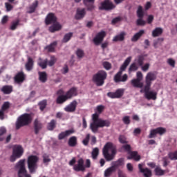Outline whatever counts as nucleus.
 <instances>
[{
	"label": "nucleus",
	"instance_id": "1",
	"mask_svg": "<svg viewBox=\"0 0 177 177\" xmlns=\"http://www.w3.org/2000/svg\"><path fill=\"white\" fill-rule=\"evenodd\" d=\"M157 75L153 73L149 72L145 77L146 85L144 87L145 97L147 100H156L157 99V92L150 91L151 86V82L156 81Z\"/></svg>",
	"mask_w": 177,
	"mask_h": 177
},
{
	"label": "nucleus",
	"instance_id": "2",
	"mask_svg": "<svg viewBox=\"0 0 177 177\" xmlns=\"http://www.w3.org/2000/svg\"><path fill=\"white\" fill-rule=\"evenodd\" d=\"M92 122L90 124V129L96 133L99 131V128H104V127H110L111 122L107 120L99 118L97 113H94L92 115Z\"/></svg>",
	"mask_w": 177,
	"mask_h": 177
},
{
	"label": "nucleus",
	"instance_id": "3",
	"mask_svg": "<svg viewBox=\"0 0 177 177\" xmlns=\"http://www.w3.org/2000/svg\"><path fill=\"white\" fill-rule=\"evenodd\" d=\"M115 154H117V146L113 142H106L102 149V155L106 161H113Z\"/></svg>",
	"mask_w": 177,
	"mask_h": 177
},
{
	"label": "nucleus",
	"instance_id": "4",
	"mask_svg": "<svg viewBox=\"0 0 177 177\" xmlns=\"http://www.w3.org/2000/svg\"><path fill=\"white\" fill-rule=\"evenodd\" d=\"M32 122V116L30 113H24L21 115L17 120L15 123V128L17 130L23 128V127H27Z\"/></svg>",
	"mask_w": 177,
	"mask_h": 177
},
{
	"label": "nucleus",
	"instance_id": "5",
	"mask_svg": "<svg viewBox=\"0 0 177 177\" xmlns=\"http://www.w3.org/2000/svg\"><path fill=\"white\" fill-rule=\"evenodd\" d=\"M38 162H39V157L36 155H30L27 158L28 169L30 174H35L38 169Z\"/></svg>",
	"mask_w": 177,
	"mask_h": 177
},
{
	"label": "nucleus",
	"instance_id": "6",
	"mask_svg": "<svg viewBox=\"0 0 177 177\" xmlns=\"http://www.w3.org/2000/svg\"><path fill=\"white\" fill-rule=\"evenodd\" d=\"M107 78V72L101 70L93 76V81L97 86H102L104 84V80Z\"/></svg>",
	"mask_w": 177,
	"mask_h": 177
},
{
	"label": "nucleus",
	"instance_id": "7",
	"mask_svg": "<svg viewBox=\"0 0 177 177\" xmlns=\"http://www.w3.org/2000/svg\"><path fill=\"white\" fill-rule=\"evenodd\" d=\"M57 59H56V57L51 56L50 60L48 61V59H42V58H39V61L37 62V64L42 70H45L49 66V67H52L55 66V64Z\"/></svg>",
	"mask_w": 177,
	"mask_h": 177
},
{
	"label": "nucleus",
	"instance_id": "8",
	"mask_svg": "<svg viewBox=\"0 0 177 177\" xmlns=\"http://www.w3.org/2000/svg\"><path fill=\"white\" fill-rule=\"evenodd\" d=\"M17 169H19V174L21 175V176L25 177H31V175L27 174V169H26V159L20 160L15 166Z\"/></svg>",
	"mask_w": 177,
	"mask_h": 177
},
{
	"label": "nucleus",
	"instance_id": "9",
	"mask_svg": "<svg viewBox=\"0 0 177 177\" xmlns=\"http://www.w3.org/2000/svg\"><path fill=\"white\" fill-rule=\"evenodd\" d=\"M23 153H24V150L23 147L20 145L15 146L13 148L12 155L10 156L11 162H15L17 158H20L21 156H23Z\"/></svg>",
	"mask_w": 177,
	"mask_h": 177
},
{
	"label": "nucleus",
	"instance_id": "10",
	"mask_svg": "<svg viewBox=\"0 0 177 177\" xmlns=\"http://www.w3.org/2000/svg\"><path fill=\"white\" fill-rule=\"evenodd\" d=\"M165 133H167V129L164 127H158L150 131L148 138L149 139H153V138H156L157 135L162 136V135H165Z\"/></svg>",
	"mask_w": 177,
	"mask_h": 177
},
{
	"label": "nucleus",
	"instance_id": "11",
	"mask_svg": "<svg viewBox=\"0 0 177 177\" xmlns=\"http://www.w3.org/2000/svg\"><path fill=\"white\" fill-rule=\"evenodd\" d=\"M113 9H115V5L113 3V2L110 1V0H104L101 3V6L99 7L100 10H113Z\"/></svg>",
	"mask_w": 177,
	"mask_h": 177
},
{
	"label": "nucleus",
	"instance_id": "12",
	"mask_svg": "<svg viewBox=\"0 0 177 177\" xmlns=\"http://www.w3.org/2000/svg\"><path fill=\"white\" fill-rule=\"evenodd\" d=\"M107 34L106 33V31L101 30L99 32L95 37L93 39V42H94L95 45H100L102 42H103V39L106 37V35Z\"/></svg>",
	"mask_w": 177,
	"mask_h": 177
},
{
	"label": "nucleus",
	"instance_id": "13",
	"mask_svg": "<svg viewBox=\"0 0 177 177\" xmlns=\"http://www.w3.org/2000/svg\"><path fill=\"white\" fill-rule=\"evenodd\" d=\"M107 96L111 99H120L124 96V88H119L115 92H109Z\"/></svg>",
	"mask_w": 177,
	"mask_h": 177
},
{
	"label": "nucleus",
	"instance_id": "14",
	"mask_svg": "<svg viewBox=\"0 0 177 177\" xmlns=\"http://www.w3.org/2000/svg\"><path fill=\"white\" fill-rule=\"evenodd\" d=\"M57 22V17L55 15V13L50 12L47 15L45 19V24L46 26H49L50 24H53Z\"/></svg>",
	"mask_w": 177,
	"mask_h": 177
},
{
	"label": "nucleus",
	"instance_id": "15",
	"mask_svg": "<svg viewBox=\"0 0 177 177\" xmlns=\"http://www.w3.org/2000/svg\"><path fill=\"white\" fill-rule=\"evenodd\" d=\"M122 73L121 71H119L118 73H116L114 76V82H127L128 81V75L124 74L122 77Z\"/></svg>",
	"mask_w": 177,
	"mask_h": 177
},
{
	"label": "nucleus",
	"instance_id": "16",
	"mask_svg": "<svg viewBox=\"0 0 177 177\" xmlns=\"http://www.w3.org/2000/svg\"><path fill=\"white\" fill-rule=\"evenodd\" d=\"M73 169L76 172H84V171H85V165H84V159H79L77 161V164L73 166Z\"/></svg>",
	"mask_w": 177,
	"mask_h": 177
},
{
	"label": "nucleus",
	"instance_id": "17",
	"mask_svg": "<svg viewBox=\"0 0 177 177\" xmlns=\"http://www.w3.org/2000/svg\"><path fill=\"white\" fill-rule=\"evenodd\" d=\"M77 106H78V102L76 100H73L64 108V111H66V113H74L77 110Z\"/></svg>",
	"mask_w": 177,
	"mask_h": 177
},
{
	"label": "nucleus",
	"instance_id": "18",
	"mask_svg": "<svg viewBox=\"0 0 177 177\" xmlns=\"http://www.w3.org/2000/svg\"><path fill=\"white\" fill-rule=\"evenodd\" d=\"M26 80V75L23 72H19L14 77V81L16 84H22Z\"/></svg>",
	"mask_w": 177,
	"mask_h": 177
},
{
	"label": "nucleus",
	"instance_id": "19",
	"mask_svg": "<svg viewBox=\"0 0 177 177\" xmlns=\"http://www.w3.org/2000/svg\"><path fill=\"white\" fill-rule=\"evenodd\" d=\"M138 168L140 171L143 174L145 177H151L153 174L151 173V170L149 168L143 169V165L142 164L138 165Z\"/></svg>",
	"mask_w": 177,
	"mask_h": 177
},
{
	"label": "nucleus",
	"instance_id": "20",
	"mask_svg": "<svg viewBox=\"0 0 177 177\" xmlns=\"http://www.w3.org/2000/svg\"><path fill=\"white\" fill-rule=\"evenodd\" d=\"M85 15H86V11H85V8H77L76 14L75 15V20H82V19L85 17Z\"/></svg>",
	"mask_w": 177,
	"mask_h": 177
},
{
	"label": "nucleus",
	"instance_id": "21",
	"mask_svg": "<svg viewBox=\"0 0 177 177\" xmlns=\"http://www.w3.org/2000/svg\"><path fill=\"white\" fill-rule=\"evenodd\" d=\"M129 156H127V160H134V161H140V155L138 154V151H131L129 152Z\"/></svg>",
	"mask_w": 177,
	"mask_h": 177
},
{
	"label": "nucleus",
	"instance_id": "22",
	"mask_svg": "<svg viewBox=\"0 0 177 177\" xmlns=\"http://www.w3.org/2000/svg\"><path fill=\"white\" fill-rule=\"evenodd\" d=\"M62 30V25L59 22H55L49 28L48 31L50 32H56V31H60Z\"/></svg>",
	"mask_w": 177,
	"mask_h": 177
},
{
	"label": "nucleus",
	"instance_id": "23",
	"mask_svg": "<svg viewBox=\"0 0 177 177\" xmlns=\"http://www.w3.org/2000/svg\"><path fill=\"white\" fill-rule=\"evenodd\" d=\"M39 1L38 0H35L29 7L28 8L27 13L31 15L32 13H35V10H37V8H38Z\"/></svg>",
	"mask_w": 177,
	"mask_h": 177
},
{
	"label": "nucleus",
	"instance_id": "24",
	"mask_svg": "<svg viewBox=\"0 0 177 177\" xmlns=\"http://www.w3.org/2000/svg\"><path fill=\"white\" fill-rule=\"evenodd\" d=\"M74 133V130H66L65 131L61 132L58 136L59 140H63L65 138H67V136H70V135H73Z\"/></svg>",
	"mask_w": 177,
	"mask_h": 177
},
{
	"label": "nucleus",
	"instance_id": "25",
	"mask_svg": "<svg viewBox=\"0 0 177 177\" xmlns=\"http://www.w3.org/2000/svg\"><path fill=\"white\" fill-rule=\"evenodd\" d=\"M127 36V32L122 31L119 35H117L115 36L113 39V42H122V41H124L125 37Z\"/></svg>",
	"mask_w": 177,
	"mask_h": 177
},
{
	"label": "nucleus",
	"instance_id": "26",
	"mask_svg": "<svg viewBox=\"0 0 177 177\" xmlns=\"http://www.w3.org/2000/svg\"><path fill=\"white\" fill-rule=\"evenodd\" d=\"M34 129L35 135H38L39 131L42 129V123L38 119H35L34 121Z\"/></svg>",
	"mask_w": 177,
	"mask_h": 177
},
{
	"label": "nucleus",
	"instance_id": "27",
	"mask_svg": "<svg viewBox=\"0 0 177 177\" xmlns=\"http://www.w3.org/2000/svg\"><path fill=\"white\" fill-rule=\"evenodd\" d=\"M1 91L4 95H10L13 92V86L5 85L1 88Z\"/></svg>",
	"mask_w": 177,
	"mask_h": 177
},
{
	"label": "nucleus",
	"instance_id": "28",
	"mask_svg": "<svg viewBox=\"0 0 177 177\" xmlns=\"http://www.w3.org/2000/svg\"><path fill=\"white\" fill-rule=\"evenodd\" d=\"M25 67L27 71H31L34 68V59L30 57H28V61L25 64Z\"/></svg>",
	"mask_w": 177,
	"mask_h": 177
},
{
	"label": "nucleus",
	"instance_id": "29",
	"mask_svg": "<svg viewBox=\"0 0 177 177\" xmlns=\"http://www.w3.org/2000/svg\"><path fill=\"white\" fill-rule=\"evenodd\" d=\"M83 3L86 6L88 10H93L95 9V0H83Z\"/></svg>",
	"mask_w": 177,
	"mask_h": 177
},
{
	"label": "nucleus",
	"instance_id": "30",
	"mask_svg": "<svg viewBox=\"0 0 177 177\" xmlns=\"http://www.w3.org/2000/svg\"><path fill=\"white\" fill-rule=\"evenodd\" d=\"M145 34L144 30H140L138 32L136 33L131 39V42H138L142 37V35Z\"/></svg>",
	"mask_w": 177,
	"mask_h": 177
},
{
	"label": "nucleus",
	"instance_id": "31",
	"mask_svg": "<svg viewBox=\"0 0 177 177\" xmlns=\"http://www.w3.org/2000/svg\"><path fill=\"white\" fill-rule=\"evenodd\" d=\"M131 60H132V57H127L125 59L123 64L121 66L119 71H121V73H122V71H125V70H127V67H128V66H129V64L131 63Z\"/></svg>",
	"mask_w": 177,
	"mask_h": 177
},
{
	"label": "nucleus",
	"instance_id": "32",
	"mask_svg": "<svg viewBox=\"0 0 177 177\" xmlns=\"http://www.w3.org/2000/svg\"><path fill=\"white\" fill-rule=\"evenodd\" d=\"M68 99H71L73 96H77V88L73 87L69 91H68L65 95Z\"/></svg>",
	"mask_w": 177,
	"mask_h": 177
},
{
	"label": "nucleus",
	"instance_id": "33",
	"mask_svg": "<svg viewBox=\"0 0 177 177\" xmlns=\"http://www.w3.org/2000/svg\"><path fill=\"white\" fill-rule=\"evenodd\" d=\"M38 75L39 80L43 84H45L48 81V74H46V72H39Z\"/></svg>",
	"mask_w": 177,
	"mask_h": 177
},
{
	"label": "nucleus",
	"instance_id": "34",
	"mask_svg": "<svg viewBox=\"0 0 177 177\" xmlns=\"http://www.w3.org/2000/svg\"><path fill=\"white\" fill-rule=\"evenodd\" d=\"M163 30L162 28H156L153 31H152V37H153V38H156L157 37H160V35H162V32H163Z\"/></svg>",
	"mask_w": 177,
	"mask_h": 177
},
{
	"label": "nucleus",
	"instance_id": "35",
	"mask_svg": "<svg viewBox=\"0 0 177 177\" xmlns=\"http://www.w3.org/2000/svg\"><path fill=\"white\" fill-rule=\"evenodd\" d=\"M141 82L142 81L138 79H133L131 80V85H133L134 88H143V83Z\"/></svg>",
	"mask_w": 177,
	"mask_h": 177
},
{
	"label": "nucleus",
	"instance_id": "36",
	"mask_svg": "<svg viewBox=\"0 0 177 177\" xmlns=\"http://www.w3.org/2000/svg\"><path fill=\"white\" fill-rule=\"evenodd\" d=\"M57 124V122L56 121V120L55 119L51 120L50 122L47 125V129L48 131H53V129L56 128Z\"/></svg>",
	"mask_w": 177,
	"mask_h": 177
},
{
	"label": "nucleus",
	"instance_id": "37",
	"mask_svg": "<svg viewBox=\"0 0 177 177\" xmlns=\"http://www.w3.org/2000/svg\"><path fill=\"white\" fill-rule=\"evenodd\" d=\"M68 144L70 147H75L77 146V137H71L68 140Z\"/></svg>",
	"mask_w": 177,
	"mask_h": 177
},
{
	"label": "nucleus",
	"instance_id": "38",
	"mask_svg": "<svg viewBox=\"0 0 177 177\" xmlns=\"http://www.w3.org/2000/svg\"><path fill=\"white\" fill-rule=\"evenodd\" d=\"M68 99L67 98V96L66 95H59L57 98V104H63L64 102H67Z\"/></svg>",
	"mask_w": 177,
	"mask_h": 177
},
{
	"label": "nucleus",
	"instance_id": "39",
	"mask_svg": "<svg viewBox=\"0 0 177 177\" xmlns=\"http://www.w3.org/2000/svg\"><path fill=\"white\" fill-rule=\"evenodd\" d=\"M115 168L113 166L110 167L109 168L106 169L104 171V176L109 177L111 176L113 172H115Z\"/></svg>",
	"mask_w": 177,
	"mask_h": 177
},
{
	"label": "nucleus",
	"instance_id": "40",
	"mask_svg": "<svg viewBox=\"0 0 177 177\" xmlns=\"http://www.w3.org/2000/svg\"><path fill=\"white\" fill-rule=\"evenodd\" d=\"M145 62V57L143 55H139L136 59H135V64L140 66V67H142L143 66V62Z\"/></svg>",
	"mask_w": 177,
	"mask_h": 177
},
{
	"label": "nucleus",
	"instance_id": "41",
	"mask_svg": "<svg viewBox=\"0 0 177 177\" xmlns=\"http://www.w3.org/2000/svg\"><path fill=\"white\" fill-rule=\"evenodd\" d=\"M38 106L41 111H44L45 109H46V106H48V101L46 100H43L38 103Z\"/></svg>",
	"mask_w": 177,
	"mask_h": 177
},
{
	"label": "nucleus",
	"instance_id": "42",
	"mask_svg": "<svg viewBox=\"0 0 177 177\" xmlns=\"http://www.w3.org/2000/svg\"><path fill=\"white\" fill-rule=\"evenodd\" d=\"M57 46V41H53L50 45L47 46L46 47V49L48 52H55V48H56Z\"/></svg>",
	"mask_w": 177,
	"mask_h": 177
},
{
	"label": "nucleus",
	"instance_id": "43",
	"mask_svg": "<svg viewBox=\"0 0 177 177\" xmlns=\"http://www.w3.org/2000/svg\"><path fill=\"white\" fill-rule=\"evenodd\" d=\"M122 165H124V158H121L118 159L116 162H113L112 167H114L115 169H117L118 167H121Z\"/></svg>",
	"mask_w": 177,
	"mask_h": 177
},
{
	"label": "nucleus",
	"instance_id": "44",
	"mask_svg": "<svg viewBox=\"0 0 177 177\" xmlns=\"http://www.w3.org/2000/svg\"><path fill=\"white\" fill-rule=\"evenodd\" d=\"M91 157L93 160H97V157H99V148L95 147L93 149L91 152Z\"/></svg>",
	"mask_w": 177,
	"mask_h": 177
},
{
	"label": "nucleus",
	"instance_id": "45",
	"mask_svg": "<svg viewBox=\"0 0 177 177\" xmlns=\"http://www.w3.org/2000/svg\"><path fill=\"white\" fill-rule=\"evenodd\" d=\"M155 174L157 176H162V175L165 174V171L162 170L160 167H156L155 168Z\"/></svg>",
	"mask_w": 177,
	"mask_h": 177
},
{
	"label": "nucleus",
	"instance_id": "46",
	"mask_svg": "<svg viewBox=\"0 0 177 177\" xmlns=\"http://www.w3.org/2000/svg\"><path fill=\"white\" fill-rule=\"evenodd\" d=\"M168 158L171 161H176L177 160V151L174 152H169L168 153Z\"/></svg>",
	"mask_w": 177,
	"mask_h": 177
},
{
	"label": "nucleus",
	"instance_id": "47",
	"mask_svg": "<svg viewBox=\"0 0 177 177\" xmlns=\"http://www.w3.org/2000/svg\"><path fill=\"white\" fill-rule=\"evenodd\" d=\"M137 16L139 19H143L145 16V12H143V7L142 6H139L137 10Z\"/></svg>",
	"mask_w": 177,
	"mask_h": 177
},
{
	"label": "nucleus",
	"instance_id": "48",
	"mask_svg": "<svg viewBox=\"0 0 177 177\" xmlns=\"http://www.w3.org/2000/svg\"><path fill=\"white\" fill-rule=\"evenodd\" d=\"M72 37H73V32L67 33L64 36L62 42H64V44H66V42H68V41H70Z\"/></svg>",
	"mask_w": 177,
	"mask_h": 177
},
{
	"label": "nucleus",
	"instance_id": "49",
	"mask_svg": "<svg viewBox=\"0 0 177 177\" xmlns=\"http://www.w3.org/2000/svg\"><path fill=\"white\" fill-rule=\"evenodd\" d=\"M127 151L129 154V153H131L132 151L131 150V145H125L122 146V147L119 149V151Z\"/></svg>",
	"mask_w": 177,
	"mask_h": 177
},
{
	"label": "nucleus",
	"instance_id": "50",
	"mask_svg": "<svg viewBox=\"0 0 177 177\" xmlns=\"http://www.w3.org/2000/svg\"><path fill=\"white\" fill-rule=\"evenodd\" d=\"M10 108V103H9V102H6L3 104L1 106V110L5 112L7 110H9Z\"/></svg>",
	"mask_w": 177,
	"mask_h": 177
},
{
	"label": "nucleus",
	"instance_id": "51",
	"mask_svg": "<svg viewBox=\"0 0 177 177\" xmlns=\"http://www.w3.org/2000/svg\"><path fill=\"white\" fill-rule=\"evenodd\" d=\"M20 23V20L17 19V21L12 22L11 26H10V30L12 31H15L17 28V26H19V24Z\"/></svg>",
	"mask_w": 177,
	"mask_h": 177
},
{
	"label": "nucleus",
	"instance_id": "52",
	"mask_svg": "<svg viewBox=\"0 0 177 177\" xmlns=\"http://www.w3.org/2000/svg\"><path fill=\"white\" fill-rule=\"evenodd\" d=\"M138 68H139V67L137 66L136 62L133 63L129 66V73H131V71H136Z\"/></svg>",
	"mask_w": 177,
	"mask_h": 177
},
{
	"label": "nucleus",
	"instance_id": "53",
	"mask_svg": "<svg viewBox=\"0 0 177 177\" xmlns=\"http://www.w3.org/2000/svg\"><path fill=\"white\" fill-rule=\"evenodd\" d=\"M169 158L165 156L162 158V161H163V167H167L169 164L171 163V161H169Z\"/></svg>",
	"mask_w": 177,
	"mask_h": 177
},
{
	"label": "nucleus",
	"instance_id": "54",
	"mask_svg": "<svg viewBox=\"0 0 177 177\" xmlns=\"http://www.w3.org/2000/svg\"><path fill=\"white\" fill-rule=\"evenodd\" d=\"M76 55H77L78 59H82V57H84V50L78 48L76 51Z\"/></svg>",
	"mask_w": 177,
	"mask_h": 177
},
{
	"label": "nucleus",
	"instance_id": "55",
	"mask_svg": "<svg viewBox=\"0 0 177 177\" xmlns=\"http://www.w3.org/2000/svg\"><path fill=\"white\" fill-rule=\"evenodd\" d=\"M119 142L122 145H127V143H128V141H127V138L122 135L119 136Z\"/></svg>",
	"mask_w": 177,
	"mask_h": 177
},
{
	"label": "nucleus",
	"instance_id": "56",
	"mask_svg": "<svg viewBox=\"0 0 177 177\" xmlns=\"http://www.w3.org/2000/svg\"><path fill=\"white\" fill-rule=\"evenodd\" d=\"M89 139H91V134H87L86 138L82 141V143L84 145V146H88V145H89Z\"/></svg>",
	"mask_w": 177,
	"mask_h": 177
},
{
	"label": "nucleus",
	"instance_id": "57",
	"mask_svg": "<svg viewBox=\"0 0 177 177\" xmlns=\"http://www.w3.org/2000/svg\"><path fill=\"white\" fill-rule=\"evenodd\" d=\"M102 66L104 67V68H105V70H111V64L109 62H104L102 64Z\"/></svg>",
	"mask_w": 177,
	"mask_h": 177
},
{
	"label": "nucleus",
	"instance_id": "58",
	"mask_svg": "<svg viewBox=\"0 0 177 177\" xmlns=\"http://www.w3.org/2000/svg\"><path fill=\"white\" fill-rule=\"evenodd\" d=\"M122 121L126 125H129L131 124V119L129 118V116H124Z\"/></svg>",
	"mask_w": 177,
	"mask_h": 177
},
{
	"label": "nucleus",
	"instance_id": "59",
	"mask_svg": "<svg viewBox=\"0 0 177 177\" xmlns=\"http://www.w3.org/2000/svg\"><path fill=\"white\" fill-rule=\"evenodd\" d=\"M146 24V21L143 20V18H140L137 20V26H145Z\"/></svg>",
	"mask_w": 177,
	"mask_h": 177
},
{
	"label": "nucleus",
	"instance_id": "60",
	"mask_svg": "<svg viewBox=\"0 0 177 177\" xmlns=\"http://www.w3.org/2000/svg\"><path fill=\"white\" fill-rule=\"evenodd\" d=\"M9 21V17L8 15L3 16L1 19V24H6Z\"/></svg>",
	"mask_w": 177,
	"mask_h": 177
},
{
	"label": "nucleus",
	"instance_id": "61",
	"mask_svg": "<svg viewBox=\"0 0 177 177\" xmlns=\"http://www.w3.org/2000/svg\"><path fill=\"white\" fill-rule=\"evenodd\" d=\"M5 6H6L7 12H10V10H12V9H13V6H12L9 3H5Z\"/></svg>",
	"mask_w": 177,
	"mask_h": 177
},
{
	"label": "nucleus",
	"instance_id": "62",
	"mask_svg": "<svg viewBox=\"0 0 177 177\" xmlns=\"http://www.w3.org/2000/svg\"><path fill=\"white\" fill-rule=\"evenodd\" d=\"M167 63L171 66V67H175V60H174L172 58H169L167 59Z\"/></svg>",
	"mask_w": 177,
	"mask_h": 177
},
{
	"label": "nucleus",
	"instance_id": "63",
	"mask_svg": "<svg viewBox=\"0 0 177 177\" xmlns=\"http://www.w3.org/2000/svg\"><path fill=\"white\" fill-rule=\"evenodd\" d=\"M136 80H138L140 81H142L143 80V74L142 73V72H140V71L137 72Z\"/></svg>",
	"mask_w": 177,
	"mask_h": 177
},
{
	"label": "nucleus",
	"instance_id": "64",
	"mask_svg": "<svg viewBox=\"0 0 177 177\" xmlns=\"http://www.w3.org/2000/svg\"><path fill=\"white\" fill-rule=\"evenodd\" d=\"M150 68V64H145L143 66H142V71H147Z\"/></svg>",
	"mask_w": 177,
	"mask_h": 177
}]
</instances>
